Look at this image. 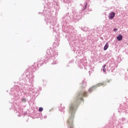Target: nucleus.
<instances>
[{"mask_svg": "<svg viewBox=\"0 0 128 128\" xmlns=\"http://www.w3.org/2000/svg\"><path fill=\"white\" fill-rule=\"evenodd\" d=\"M48 56H47V55H46V56L44 59L45 62L48 61V60H50V59H52L54 60L53 64H58V61H56V62H54V60H56V57H57L58 55V52H50V54H48Z\"/></svg>", "mask_w": 128, "mask_h": 128, "instance_id": "f257e3e1", "label": "nucleus"}, {"mask_svg": "<svg viewBox=\"0 0 128 128\" xmlns=\"http://www.w3.org/2000/svg\"><path fill=\"white\" fill-rule=\"evenodd\" d=\"M24 76H26L27 78H28L30 76L29 78V81L30 82H31V84H32V82L34 81V75L33 74H30V75H22V77H24Z\"/></svg>", "mask_w": 128, "mask_h": 128, "instance_id": "f03ea898", "label": "nucleus"}, {"mask_svg": "<svg viewBox=\"0 0 128 128\" xmlns=\"http://www.w3.org/2000/svg\"><path fill=\"white\" fill-rule=\"evenodd\" d=\"M84 6L83 7V8L81 10V13H84L86 11V10L87 8V6H88V2H85L84 4Z\"/></svg>", "mask_w": 128, "mask_h": 128, "instance_id": "7ed1b4c3", "label": "nucleus"}, {"mask_svg": "<svg viewBox=\"0 0 128 128\" xmlns=\"http://www.w3.org/2000/svg\"><path fill=\"white\" fill-rule=\"evenodd\" d=\"M103 84H98L97 85H96L94 86H93L92 88H90L88 90V92H92L93 90L94 89V88L96 87V86H102Z\"/></svg>", "mask_w": 128, "mask_h": 128, "instance_id": "20e7f679", "label": "nucleus"}, {"mask_svg": "<svg viewBox=\"0 0 128 128\" xmlns=\"http://www.w3.org/2000/svg\"><path fill=\"white\" fill-rule=\"evenodd\" d=\"M115 16V13L114 12H111L108 15L109 20H112Z\"/></svg>", "mask_w": 128, "mask_h": 128, "instance_id": "39448f33", "label": "nucleus"}, {"mask_svg": "<svg viewBox=\"0 0 128 128\" xmlns=\"http://www.w3.org/2000/svg\"><path fill=\"white\" fill-rule=\"evenodd\" d=\"M123 36L121 34H119L117 36H116V40L118 41H122V40Z\"/></svg>", "mask_w": 128, "mask_h": 128, "instance_id": "423d86ee", "label": "nucleus"}, {"mask_svg": "<svg viewBox=\"0 0 128 128\" xmlns=\"http://www.w3.org/2000/svg\"><path fill=\"white\" fill-rule=\"evenodd\" d=\"M87 83L86 82V80H82V88H85V86H86Z\"/></svg>", "mask_w": 128, "mask_h": 128, "instance_id": "0eeeda50", "label": "nucleus"}, {"mask_svg": "<svg viewBox=\"0 0 128 128\" xmlns=\"http://www.w3.org/2000/svg\"><path fill=\"white\" fill-rule=\"evenodd\" d=\"M74 18H75V19H76V20H80V16H79L78 14H74Z\"/></svg>", "mask_w": 128, "mask_h": 128, "instance_id": "6e6552de", "label": "nucleus"}, {"mask_svg": "<svg viewBox=\"0 0 128 128\" xmlns=\"http://www.w3.org/2000/svg\"><path fill=\"white\" fill-rule=\"evenodd\" d=\"M109 45L108 43H106L104 47V50H106L108 48Z\"/></svg>", "mask_w": 128, "mask_h": 128, "instance_id": "1a4fd4ad", "label": "nucleus"}, {"mask_svg": "<svg viewBox=\"0 0 128 128\" xmlns=\"http://www.w3.org/2000/svg\"><path fill=\"white\" fill-rule=\"evenodd\" d=\"M44 64V61L42 60H38V67L40 66H42V64Z\"/></svg>", "mask_w": 128, "mask_h": 128, "instance_id": "9d476101", "label": "nucleus"}, {"mask_svg": "<svg viewBox=\"0 0 128 128\" xmlns=\"http://www.w3.org/2000/svg\"><path fill=\"white\" fill-rule=\"evenodd\" d=\"M106 64H104L102 66V71L104 72H106Z\"/></svg>", "mask_w": 128, "mask_h": 128, "instance_id": "9b49d317", "label": "nucleus"}, {"mask_svg": "<svg viewBox=\"0 0 128 128\" xmlns=\"http://www.w3.org/2000/svg\"><path fill=\"white\" fill-rule=\"evenodd\" d=\"M26 98H22V102H26Z\"/></svg>", "mask_w": 128, "mask_h": 128, "instance_id": "f8f14e48", "label": "nucleus"}, {"mask_svg": "<svg viewBox=\"0 0 128 128\" xmlns=\"http://www.w3.org/2000/svg\"><path fill=\"white\" fill-rule=\"evenodd\" d=\"M43 110V108L42 107H40L38 109V111L40 112H42Z\"/></svg>", "mask_w": 128, "mask_h": 128, "instance_id": "ddd939ff", "label": "nucleus"}, {"mask_svg": "<svg viewBox=\"0 0 128 128\" xmlns=\"http://www.w3.org/2000/svg\"><path fill=\"white\" fill-rule=\"evenodd\" d=\"M64 108H59V110L61 112H63Z\"/></svg>", "mask_w": 128, "mask_h": 128, "instance_id": "4468645a", "label": "nucleus"}, {"mask_svg": "<svg viewBox=\"0 0 128 128\" xmlns=\"http://www.w3.org/2000/svg\"><path fill=\"white\" fill-rule=\"evenodd\" d=\"M113 31H114V32H118V29H117V28H114L113 29Z\"/></svg>", "mask_w": 128, "mask_h": 128, "instance_id": "2eb2a0df", "label": "nucleus"}, {"mask_svg": "<svg viewBox=\"0 0 128 128\" xmlns=\"http://www.w3.org/2000/svg\"><path fill=\"white\" fill-rule=\"evenodd\" d=\"M102 0L103 2H105L106 0Z\"/></svg>", "mask_w": 128, "mask_h": 128, "instance_id": "dca6fc26", "label": "nucleus"}, {"mask_svg": "<svg viewBox=\"0 0 128 128\" xmlns=\"http://www.w3.org/2000/svg\"><path fill=\"white\" fill-rule=\"evenodd\" d=\"M44 118H46V116H44Z\"/></svg>", "mask_w": 128, "mask_h": 128, "instance_id": "f3484780", "label": "nucleus"}, {"mask_svg": "<svg viewBox=\"0 0 128 128\" xmlns=\"http://www.w3.org/2000/svg\"><path fill=\"white\" fill-rule=\"evenodd\" d=\"M82 16H83V15H84V14H82Z\"/></svg>", "mask_w": 128, "mask_h": 128, "instance_id": "a211bd4d", "label": "nucleus"}, {"mask_svg": "<svg viewBox=\"0 0 128 128\" xmlns=\"http://www.w3.org/2000/svg\"><path fill=\"white\" fill-rule=\"evenodd\" d=\"M127 70L128 71V70Z\"/></svg>", "mask_w": 128, "mask_h": 128, "instance_id": "6ab92c4d", "label": "nucleus"}]
</instances>
